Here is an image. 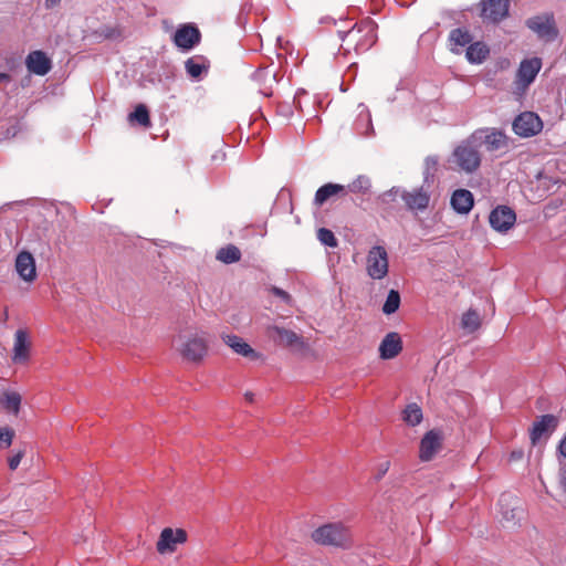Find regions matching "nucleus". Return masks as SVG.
<instances>
[{
	"label": "nucleus",
	"instance_id": "f257e3e1",
	"mask_svg": "<svg viewBox=\"0 0 566 566\" xmlns=\"http://www.w3.org/2000/svg\"><path fill=\"white\" fill-rule=\"evenodd\" d=\"M377 28L378 25L373 19L366 18L355 23L348 31H338L342 40L340 49L345 54L352 50L356 54L367 52L377 42Z\"/></svg>",
	"mask_w": 566,
	"mask_h": 566
},
{
	"label": "nucleus",
	"instance_id": "f03ea898",
	"mask_svg": "<svg viewBox=\"0 0 566 566\" xmlns=\"http://www.w3.org/2000/svg\"><path fill=\"white\" fill-rule=\"evenodd\" d=\"M430 186L422 184L420 187L406 189L402 187H392L379 196V200L384 205H389L399 197L405 208L413 213L422 212L428 209L431 200Z\"/></svg>",
	"mask_w": 566,
	"mask_h": 566
},
{
	"label": "nucleus",
	"instance_id": "7ed1b4c3",
	"mask_svg": "<svg viewBox=\"0 0 566 566\" xmlns=\"http://www.w3.org/2000/svg\"><path fill=\"white\" fill-rule=\"evenodd\" d=\"M479 140V136L470 135L453 149L450 160L455 165L457 170L470 175L479 170L482 163Z\"/></svg>",
	"mask_w": 566,
	"mask_h": 566
},
{
	"label": "nucleus",
	"instance_id": "20e7f679",
	"mask_svg": "<svg viewBox=\"0 0 566 566\" xmlns=\"http://www.w3.org/2000/svg\"><path fill=\"white\" fill-rule=\"evenodd\" d=\"M311 538L318 545L348 548L352 546V533L342 522L326 523L315 528Z\"/></svg>",
	"mask_w": 566,
	"mask_h": 566
},
{
	"label": "nucleus",
	"instance_id": "39448f33",
	"mask_svg": "<svg viewBox=\"0 0 566 566\" xmlns=\"http://www.w3.org/2000/svg\"><path fill=\"white\" fill-rule=\"evenodd\" d=\"M388 253L381 245L373 247L367 254L366 270L373 280H381L388 274Z\"/></svg>",
	"mask_w": 566,
	"mask_h": 566
},
{
	"label": "nucleus",
	"instance_id": "423d86ee",
	"mask_svg": "<svg viewBox=\"0 0 566 566\" xmlns=\"http://www.w3.org/2000/svg\"><path fill=\"white\" fill-rule=\"evenodd\" d=\"M543 122L534 112H523L515 117L512 124L513 132L523 138L538 135L543 130Z\"/></svg>",
	"mask_w": 566,
	"mask_h": 566
},
{
	"label": "nucleus",
	"instance_id": "0eeeda50",
	"mask_svg": "<svg viewBox=\"0 0 566 566\" xmlns=\"http://www.w3.org/2000/svg\"><path fill=\"white\" fill-rule=\"evenodd\" d=\"M526 25L534 33H536L538 38L546 41L554 40L558 34L555 19L552 13H544L532 17L526 20Z\"/></svg>",
	"mask_w": 566,
	"mask_h": 566
},
{
	"label": "nucleus",
	"instance_id": "6e6552de",
	"mask_svg": "<svg viewBox=\"0 0 566 566\" xmlns=\"http://www.w3.org/2000/svg\"><path fill=\"white\" fill-rule=\"evenodd\" d=\"M472 136H479L480 148L485 145L489 151H496L502 148L509 147V137L502 130L496 128H482L476 129L471 134Z\"/></svg>",
	"mask_w": 566,
	"mask_h": 566
},
{
	"label": "nucleus",
	"instance_id": "1a4fd4ad",
	"mask_svg": "<svg viewBox=\"0 0 566 566\" xmlns=\"http://www.w3.org/2000/svg\"><path fill=\"white\" fill-rule=\"evenodd\" d=\"M541 69L542 60L539 57L523 60L516 72V87L523 91L526 90L534 82Z\"/></svg>",
	"mask_w": 566,
	"mask_h": 566
},
{
	"label": "nucleus",
	"instance_id": "9d476101",
	"mask_svg": "<svg viewBox=\"0 0 566 566\" xmlns=\"http://www.w3.org/2000/svg\"><path fill=\"white\" fill-rule=\"evenodd\" d=\"M208 345L205 338L192 335L188 337L180 346L179 352L182 357L189 361L199 363L206 356Z\"/></svg>",
	"mask_w": 566,
	"mask_h": 566
},
{
	"label": "nucleus",
	"instance_id": "9b49d317",
	"mask_svg": "<svg viewBox=\"0 0 566 566\" xmlns=\"http://www.w3.org/2000/svg\"><path fill=\"white\" fill-rule=\"evenodd\" d=\"M186 541L187 533L185 530L166 527L161 531L156 547L159 554L172 553L178 544H182Z\"/></svg>",
	"mask_w": 566,
	"mask_h": 566
},
{
	"label": "nucleus",
	"instance_id": "f8f14e48",
	"mask_svg": "<svg viewBox=\"0 0 566 566\" xmlns=\"http://www.w3.org/2000/svg\"><path fill=\"white\" fill-rule=\"evenodd\" d=\"M481 7L483 20L497 23L509 15L510 0H483Z\"/></svg>",
	"mask_w": 566,
	"mask_h": 566
},
{
	"label": "nucleus",
	"instance_id": "ddd939ff",
	"mask_svg": "<svg viewBox=\"0 0 566 566\" xmlns=\"http://www.w3.org/2000/svg\"><path fill=\"white\" fill-rule=\"evenodd\" d=\"M491 227L497 232H506L515 221L516 214L513 209L506 206H499L489 216Z\"/></svg>",
	"mask_w": 566,
	"mask_h": 566
},
{
	"label": "nucleus",
	"instance_id": "4468645a",
	"mask_svg": "<svg viewBox=\"0 0 566 566\" xmlns=\"http://www.w3.org/2000/svg\"><path fill=\"white\" fill-rule=\"evenodd\" d=\"M442 433L437 429L428 431L420 441L419 458L421 461H430L442 447Z\"/></svg>",
	"mask_w": 566,
	"mask_h": 566
},
{
	"label": "nucleus",
	"instance_id": "2eb2a0df",
	"mask_svg": "<svg viewBox=\"0 0 566 566\" xmlns=\"http://www.w3.org/2000/svg\"><path fill=\"white\" fill-rule=\"evenodd\" d=\"M25 66L30 73L44 76L51 71L52 61L43 51L35 50L27 55Z\"/></svg>",
	"mask_w": 566,
	"mask_h": 566
},
{
	"label": "nucleus",
	"instance_id": "dca6fc26",
	"mask_svg": "<svg viewBox=\"0 0 566 566\" xmlns=\"http://www.w3.org/2000/svg\"><path fill=\"white\" fill-rule=\"evenodd\" d=\"M15 271L25 282H33L36 279L35 260L28 251H22L15 259Z\"/></svg>",
	"mask_w": 566,
	"mask_h": 566
},
{
	"label": "nucleus",
	"instance_id": "f3484780",
	"mask_svg": "<svg viewBox=\"0 0 566 566\" xmlns=\"http://www.w3.org/2000/svg\"><path fill=\"white\" fill-rule=\"evenodd\" d=\"M268 336L271 339H273L276 344L283 346L298 347L303 345L301 336H298L295 332L286 329L284 327L270 326L268 328Z\"/></svg>",
	"mask_w": 566,
	"mask_h": 566
},
{
	"label": "nucleus",
	"instance_id": "a211bd4d",
	"mask_svg": "<svg viewBox=\"0 0 566 566\" xmlns=\"http://www.w3.org/2000/svg\"><path fill=\"white\" fill-rule=\"evenodd\" d=\"M379 356L388 360L397 357L402 350V340L397 332L386 334L379 345Z\"/></svg>",
	"mask_w": 566,
	"mask_h": 566
},
{
	"label": "nucleus",
	"instance_id": "6ab92c4d",
	"mask_svg": "<svg viewBox=\"0 0 566 566\" xmlns=\"http://www.w3.org/2000/svg\"><path fill=\"white\" fill-rule=\"evenodd\" d=\"M200 32L198 28L192 25H184L179 28L174 36L175 44L184 50H190L200 41Z\"/></svg>",
	"mask_w": 566,
	"mask_h": 566
},
{
	"label": "nucleus",
	"instance_id": "aec40b11",
	"mask_svg": "<svg viewBox=\"0 0 566 566\" xmlns=\"http://www.w3.org/2000/svg\"><path fill=\"white\" fill-rule=\"evenodd\" d=\"M221 339L238 355L250 358L251 360H256L261 356L247 342L237 335L222 334Z\"/></svg>",
	"mask_w": 566,
	"mask_h": 566
},
{
	"label": "nucleus",
	"instance_id": "412c9836",
	"mask_svg": "<svg viewBox=\"0 0 566 566\" xmlns=\"http://www.w3.org/2000/svg\"><path fill=\"white\" fill-rule=\"evenodd\" d=\"M30 342L28 333L24 329H18L14 334L13 356L12 360L15 364H23L28 361L30 356Z\"/></svg>",
	"mask_w": 566,
	"mask_h": 566
},
{
	"label": "nucleus",
	"instance_id": "4be33fe9",
	"mask_svg": "<svg viewBox=\"0 0 566 566\" xmlns=\"http://www.w3.org/2000/svg\"><path fill=\"white\" fill-rule=\"evenodd\" d=\"M347 195L346 187L339 184L328 182L319 187L314 197V205L322 207L333 197H344Z\"/></svg>",
	"mask_w": 566,
	"mask_h": 566
},
{
	"label": "nucleus",
	"instance_id": "5701e85b",
	"mask_svg": "<svg viewBox=\"0 0 566 566\" xmlns=\"http://www.w3.org/2000/svg\"><path fill=\"white\" fill-rule=\"evenodd\" d=\"M557 426V418L553 415H544L534 422L531 431V440L535 444L543 436L552 433Z\"/></svg>",
	"mask_w": 566,
	"mask_h": 566
},
{
	"label": "nucleus",
	"instance_id": "b1692460",
	"mask_svg": "<svg viewBox=\"0 0 566 566\" xmlns=\"http://www.w3.org/2000/svg\"><path fill=\"white\" fill-rule=\"evenodd\" d=\"M450 203L454 211L467 214L473 207V195L467 189H458L452 193Z\"/></svg>",
	"mask_w": 566,
	"mask_h": 566
},
{
	"label": "nucleus",
	"instance_id": "393cba45",
	"mask_svg": "<svg viewBox=\"0 0 566 566\" xmlns=\"http://www.w3.org/2000/svg\"><path fill=\"white\" fill-rule=\"evenodd\" d=\"M450 50L453 53H460V48H464L472 42L471 33L463 28L453 29L449 34Z\"/></svg>",
	"mask_w": 566,
	"mask_h": 566
},
{
	"label": "nucleus",
	"instance_id": "a878e982",
	"mask_svg": "<svg viewBox=\"0 0 566 566\" xmlns=\"http://www.w3.org/2000/svg\"><path fill=\"white\" fill-rule=\"evenodd\" d=\"M209 65V61L201 55L191 56L185 62L186 71L192 78H199L202 73H207Z\"/></svg>",
	"mask_w": 566,
	"mask_h": 566
},
{
	"label": "nucleus",
	"instance_id": "bb28decb",
	"mask_svg": "<svg viewBox=\"0 0 566 566\" xmlns=\"http://www.w3.org/2000/svg\"><path fill=\"white\" fill-rule=\"evenodd\" d=\"M241 251L233 244H228L217 251L216 259L224 264H232L241 259Z\"/></svg>",
	"mask_w": 566,
	"mask_h": 566
},
{
	"label": "nucleus",
	"instance_id": "cd10ccee",
	"mask_svg": "<svg viewBox=\"0 0 566 566\" xmlns=\"http://www.w3.org/2000/svg\"><path fill=\"white\" fill-rule=\"evenodd\" d=\"M489 49L481 42L470 43L465 56L471 63H482L489 55Z\"/></svg>",
	"mask_w": 566,
	"mask_h": 566
},
{
	"label": "nucleus",
	"instance_id": "c85d7f7f",
	"mask_svg": "<svg viewBox=\"0 0 566 566\" xmlns=\"http://www.w3.org/2000/svg\"><path fill=\"white\" fill-rule=\"evenodd\" d=\"M0 405L13 415H18L21 406V396L17 391H6L0 396Z\"/></svg>",
	"mask_w": 566,
	"mask_h": 566
},
{
	"label": "nucleus",
	"instance_id": "c756f323",
	"mask_svg": "<svg viewBox=\"0 0 566 566\" xmlns=\"http://www.w3.org/2000/svg\"><path fill=\"white\" fill-rule=\"evenodd\" d=\"M347 193H359V195H368L371 189V180L366 175H359L356 179H354L348 186H345Z\"/></svg>",
	"mask_w": 566,
	"mask_h": 566
},
{
	"label": "nucleus",
	"instance_id": "7c9ffc66",
	"mask_svg": "<svg viewBox=\"0 0 566 566\" xmlns=\"http://www.w3.org/2000/svg\"><path fill=\"white\" fill-rule=\"evenodd\" d=\"M128 120L130 123H137L139 126L149 127L150 126V117L147 107L144 104H138L134 112L128 115Z\"/></svg>",
	"mask_w": 566,
	"mask_h": 566
},
{
	"label": "nucleus",
	"instance_id": "2f4dec72",
	"mask_svg": "<svg viewBox=\"0 0 566 566\" xmlns=\"http://www.w3.org/2000/svg\"><path fill=\"white\" fill-rule=\"evenodd\" d=\"M422 410L417 403H409L403 410L402 419L409 426H417L422 421Z\"/></svg>",
	"mask_w": 566,
	"mask_h": 566
},
{
	"label": "nucleus",
	"instance_id": "473e14b6",
	"mask_svg": "<svg viewBox=\"0 0 566 566\" xmlns=\"http://www.w3.org/2000/svg\"><path fill=\"white\" fill-rule=\"evenodd\" d=\"M400 306V294L396 290H390L382 306L386 315L394 314Z\"/></svg>",
	"mask_w": 566,
	"mask_h": 566
},
{
	"label": "nucleus",
	"instance_id": "72a5a7b5",
	"mask_svg": "<svg viewBox=\"0 0 566 566\" xmlns=\"http://www.w3.org/2000/svg\"><path fill=\"white\" fill-rule=\"evenodd\" d=\"M461 326L469 332H474L480 327V316L478 312L469 310L462 315Z\"/></svg>",
	"mask_w": 566,
	"mask_h": 566
},
{
	"label": "nucleus",
	"instance_id": "f704fd0d",
	"mask_svg": "<svg viewBox=\"0 0 566 566\" xmlns=\"http://www.w3.org/2000/svg\"><path fill=\"white\" fill-rule=\"evenodd\" d=\"M439 158L437 156H428L424 159V170H423V182L429 185L430 180L433 179L434 174L438 170Z\"/></svg>",
	"mask_w": 566,
	"mask_h": 566
},
{
	"label": "nucleus",
	"instance_id": "c9c22d12",
	"mask_svg": "<svg viewBox=\"0 0 566 566\" xmlns=\"http://www.w3.org/2000/svg\"><path fill=\"white\" fill-rule=\"evenodd\" d=\"M317 239L319 242L326 247L335 248L337 247L338 242L336 237L334 235L333 231L326 228H319L317 231Z\"/></svg>",
	"mask_w": 566,
	"mask_h": 566
},
{
	"label": "nucleus",
	"instance_id": "e433bc0d",
	"mask_svg": "<svg viewBox=\"0 0 566 566\" xmlns=\"http://www.w3.org/2000/svg\"><path fill=\"white\" fill-rule=\"evenodd\" d=\"M14 431L10 428L0 429V449H7L11 446Z\"/></svg>",
	"mask_w": 566,
	"mask_h": 566
},
{
	"label": "nucleus",
	"instance_id": "4c0bfd02",
	"mask_svg": "<svg viewBox=\"0 0 566 566\" xmlns=\"http://www.w3.org/2000/svg\"><path fill=\"white\" fill-rule=\"evenodd\" d=\"M98 34L105 39H116L120 36V31L112 27H103L99 29Z\"/></svg>",
	"mask_w": 566,
	"mask_h": 566
},
{
	"label": "nucleus",
	"instance_id": "58836bf2",
	"mask_svg": "<svg viewBox=\"0 0 566 566\" xmlns=\"http://www.w3.org/2000/svg\"><path fill=\"white\" fill-rule=\"evenodd\" d=\"M389 468H390V461H388V460H385V461L378 463L377 468H376L375 479L377 481L381 480L385 476V474L388 472Z\"/></svg>",
	"mask_w": 566,
	"mask_h": 566
},
{
	"label": "nucleus",
	"instance_id": "ea45409f",
	"mask_svg": "<svg viewBox=\"0 0 566 566\" xmlns=\"http://www.w3.org/2000/svg\"><path fill=\"white\" fill-rule=\"evenodd\" d=\"M23 457H24L23 451H19L14 455L10 457L8 460L10 470H15L19 467Z\"/></svg>",
	"mask_w": 566,
	"mask_h": 566
},
{
	"label": "nucleus",
	"instance_id": "a19ab883",
	"mask_svg": "<svg viewBox=\"0 0 566 566\" xmlns=\"http://www.w3.org/2000/svg\"><path fill=\"white\" fill-rule=\"evenodd\" d=\"M271 291L275 296L280 297L281 300H283L286 303H290L291 295L287 292H285L284 290L273 286Z\"/></svg>",
	"mask_w": 566,
	"mask_h": 566
},
{
	"label": "nucleus",
	"instance_id": "79ce46f5",
	"mask_svg": "<svg viewBox=\"0 0 566 566\" xmlns=\"http://www.w3.org/2000/svg\"><path fill=\"white\" fill-rule=\"evenodd\" d=\"M306 95V92L304 90L297 91L295 97H294V104L295 106L302 111V104H301V96Z\"/></svg>",
	"mask_w": 566,
	"mask_h": 566
},
{
	"label": "nucleus",
	"instance_id": "37998d69",
	"mask_svg": "<svg viewBox=\"0 0 566 566\" xmlns=\"http://www.w3.org/2000/svg\"><path fill=\"white\" fill-rule=\"evenodd\" d=\"M559 485L563 491L566 493V470H562L559 478Z\"/></svg>",
	"mask_w": 566,
	"mask_h": 566
},
{
	"label": "nucleus",
	"instance_id": "c03bdc74",
	"mask_svg": "<svg viewBox=\"0 0 566 566\" xmlns=\"http://www.w3.org/2000/svg\"><path fill=\"white\" fill-rule=\"evenodd\" d=\"M11 82V76L8 73H0V84H8Z\"/></svg>",
	"mask_w": 566,
	"mask_h": 566
},
{
	"label": "nucleus",
	"instance_id": "a18cd8bd",
	"mask_svg": "<svg viewBox=\"0 0 566 566\" xmlns=\"http://www.w3.org/2000/svg\"><path fill=\"white\" fill-rule=\"evenodd\" d=\"M559 452L566 458V437L559 443Z\"/></svg>",
	"mask_w": 566,
	"mask_h": 566
},
{
	"label": "nucleus",
	"instance_id": "49530a36",
	"mask_svg": "<svg viewBox=\"0 0 566 566\" xmlns=\"http://www.w3.org/2000/svg\"><path fill=\"white\" fill-rule=\"evenodd\" d=\"M61 0H45V6L48 8H53L55 7Z\"/></svg>",
	"mask_w": 566,
	"mask_h": 566
},
{
	"label": "nucleus",
	"instance_id": "de8ad7c7",
	"mask_svg": "<svg viewBox=\"0 0 566 566\" xmlns=\"http://www.w3.org/2000/svg\"><path fill=\"white\" fill-rule=\"evenodd\" d=\"M244 397H245V399H247L249 402H252V401H253V397H254V395H253L252 392L248 391V392H245V394H244Z\"/></svg>",
	"mask_w": 566,
	"mask_h": 566
}]
</instances>
